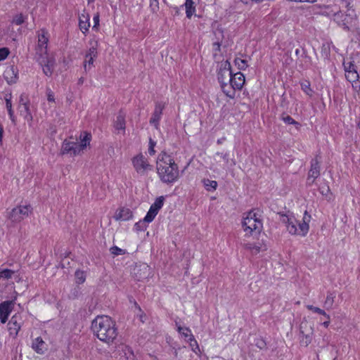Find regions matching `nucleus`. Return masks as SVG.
Returning <instances> with one entry per match:
<instances>
[{"instance_id": "nucleus-63", "label": "nucleus", "mask_w": 360, "mask_h": 360, "mask_svg": "<svg viewBox=\"0 0 360 360\" xmlns=\"http://www.w3.org/2000/svg\"><path fill=\"white\" fill-rule=\"evenodd\" d=\"M317 0H300V2H309V3H314L316 2Z\"/></svg>"}, {"instance_id": "nucleus-32", "label": "nucleus", "mask_w": 360, "mask_h": 360, "mask_svg": "<svg viewBox=\"0 0 360 360\" xmlns=\"http://www.w3.org/2000/svg\"><path fill=\"white\" fill-rule=\"evenodd\" d=\"M335 295L333 293H328L324 302V307L330 309L333 307L334 303Z\"/></svg>"}, {"instance_id": "nucleus-6", "label": "nucleus", "mask_w": 360, "mask_h": 360, "mask_svg": "<svg viewBox=\"0 0 360 360\" xmlns=\"http://www.w3.org/2000/svg\"><path fill=\"white\" fill-rule=\"evenodd\" d=\"M32 212V207L30 205H19L12 209L8 218L13 222H20L27 217Z\"/></svg>"}, {"instance_id": "nucleus-17", "label": "nucleus", "mask_w": 360, "mask_h": 360, "mask_svg": "<svg viewBox=\"0 0 360 360\" xmlns=\"http://www.w3.org/2000/svg\"><path fill=\"white\" fill-rule=\"evenodd\" d=\"M18 70L13 65L8 67L4 73V77L8 84L16 83L18 80Z\"/></svg>"}, {"instance_id": "nucleus-18", "label": "nucleus", "mask_w": 360, "mask_h": 360, "mask_svg": "<svg viewBox=\"0 0 360 360\" xmlns=\"http://www.w3.org/2000/svg\"><path fill=\"white\" fill-rule=\"evenodd\" d=\"M230 86L233 87L236 90L242 89L245 84V76L241 72H237L231 75V81L229 82Z\"/></svg>"}, {"instance_id": "nucleus-47", "label": "nucleus", "mask_w": 360, "mask_h": 360, "mask_svg": "<svg viewBox=\"0 0 360 360\" xmlns=\"http://www.w3.org/2000/svg\"><path fill=\"white\" fill-rule=\"evenodd\" d=\"M215 156L219 157L221 159H222L226 164L229 162V155L227 153H224L217 152V153H216Z\"/></svg>"}, {"instance_id": "nucleus-21", "label": "nucleus", "mask_w": 360, "mask_h": 360, "mask_svg": "<svg viewBox=\"0 0 360 360\" xmlns=\"http://www.w3.org/2000/svg\"><path fill=\"white\" fill-rule=\"evenodd\" d=\"M244 247L246 250H248L252 255H257L260 252H264L266 250V245L259 242L255 243H248L244 244Z\"/></svg>"}, {"instance_id": "nucleus-48", "label": "nucleus", "mask_w": 360, "mask_h": 360, "mask_svg": "<svg viewBox=\"0 0 360 360\" xmlns=\"http://www.w3.org/2000/svg\"><path fill=\"white\" fill-rule=\"evenodd\" d=\"M46 96H47V100L49 102L55 101L54 93L49 88L46 89Z\"/></svg>"}, {"instance_id": "nucleus-34", "label": "nucleus", "mask_w": 360, "mask_h": 360, "mask_svg": "<svg viewBox=\"0 0 360 360\" xmlns=\"http://www.w3.org/2000/svg\"><path fill=\"white\" fill-rule=\"evenodd\" d=\"M234 62L235 65L238 67L239 70H244L248 68V63L246 60L236 58Z\"/></svg>"}, {"instance_id": "nucleus-28", "label": "nucleus", "mask_w": 360, "mask_h": 360, "mask_svg": "<svg viewBox=\"0 0 360 360\" xmlns=\"http://www.w3.org/2000/svg\"><path fill=\"white\" fill-rule=\"evenodd\" d=\"M20 114L26 119L32 120V117L30 110L29 103L25 101L22 103V106H20Z\"/></svg>"}, {"instance_id": "nucleus-19", "label": "nucleus", "mask_w": 360, "mask_h": 360, "mask_svg": "<svg viewBox=\"0 0 360 360\" xmlns=\"http://www.w3.org/2000/svg\"><path fill=\"white\" fill-rule=\"evenodd\" d=\"M32 348L39 354H43L47 350V345L41 337H37L33 340Z\"/></svg>"}, {"instance_id": "nucleus-43", "label": "nucleus", "mask_w": 360, "mask_h": 360, "mask_svg": "<svg viewBox=\"0 0 360 360\" xmlns=\"http://www.w3.org/2000/svg\"><path fill=\"white\" fill-rule=\"evenodd\" d=\"M190 346L191 347L192 351L195 354H198L200 352L199 345L195 338L194 340L190 342Z\"/></svg>"}, {"instance_id": "nucleus-7", "label": "nucleus", "mask_w": 360, "mask_h": 360, "mask_svg": "<svg viewBox=\"0 0 360 360\" xmlns=\"http://www.w3.org/2000/svg\"><path fill=\"white\" fill-rule=\"evenodd\" d=\"M131 161L135 170L141 176L146 175L148 171L153 169V166L141 153L134 157Z\"/></svg>"}, {"instance_id": "nucleus-10", "label": "nucleus", "mask_w": 360, "mask_h": 360, "mask_svg": "<svg viewBox=\"0 0 360 360\" xmlns=\"http://www.w3.org/2000/svg\"><path fill=\"white\" fill-rule=\"evenodd\" d=\"M37 61L42 67L44 73L48 76H51L55 65V60L48 55L37 57Z\"/></svg>"}, {"instance_id": "nucleus-41", "label": "nucleus", "mask_w": 360, "mask_h": 360, "mask_svg": "<svg viewBox=\"0 0 360 360\" xmlns=\"http://www.w3.org/2000/svg\"><path fill=\"white\" fill-rule=\"evenodd\" d=\"M10 53L8 48L4 47L0 49V61L5 60Z\"/></svg>"}, {"instance_id": "nucleus-39", "label": "nucleus", "mask_w": 360, "mask_h": 360, "mask_svg": "<svg viewBox=\"0 0 360 360\" xmlns=\"http://www.w3.org/2000/svg\"><path fill=\"white\" fill-rule=\"evenodd\" d=\"M302 89L307 94L311 95L312 90L310 88V84L308 81L301 83Z\"/></svg>"}, {"instance_id": "nucleus-15", "label": "nucleus", "mask_w": 360, "mask_h": 360, "mask_svg": "<svg viewBox=\"0 0 360 360\" xmlns=\"http://www.w3.org/2000/svg\"><path fill=\"white\" fill-rule=\"evenodd\" d=\"M22 322L23 321L20 314H14L8 323L10 334L17 335L20 330Z\"/></svg>"}, {"instance_id": "nucleus-1", "label": "nucleus", "mask_w": 360, "mask_h": 360, "mask_svg": "<svg viewBox=\"0 0 360 360\" xmlns=\"http://www.w3.org/2000/svg\"><path fill=\"white\" fill-rule=\"evenodd\" d=\"M94 335L102 342L110 345L118 335L115 322L108 316H98L91 323Z\"/></svg>"}, {"instance_id": "nucleus-59", "label": "nucleus", "mask_w": 360, "mask_h": 360, "mask_svg": "<svg viewBox=\"0 0 360 360\" xmlns=\"http://www.w3.org/2000/svg\"><path fill=\"white\" fill-rule=\"evenodd\" d=\"M89 57H97V55H96L95 53H89V52H86V55H85V58H89Z\"/></svg>"}, {"instance_id": "nucleus-14", "label": "nucleus", "mask_w": 360, "mask_h": 360, "mask_svg": "<svg viewBox=\"0 0 360 360\" xmlns=\"http://www.w3.org/2000/svg\"><path fill=\"white\" fill-rule=\"evenodd\" d=\"M41 33L38 37V44L37 48V55L38 56H46L47 54L48 33L44 30H41Z\"/></svg>"}, {"instance_id": "nucleus-51", "label": "nucleus", "mask_w": 360, "mask_h": 360, "mask_svg": "<svg viewBox=\"0 0 360 360\" xmlns=\"http://www.w3.org/2000/svg\"><path fill=\"white\" fill-rule=\"evenodd\" d=\"M91 46L87 52L91 53L93 54L95 53L96 55H97V43L95 42L94 44H93V43L91 42Z\"/></svg>"}, {"instance_id": "nucleus-27", "label": "nucleus", "mask_w": 360, "mask_h": 360, "mask_svg": "<svg viewBox=\"0 0 360 360\" xmlns=\"http://www.w3.org/2000/svg\"><path fill=\"white\" fill-rule=\"evenodd\" d=\"M193 0H186L185 7L187 18H190L194 13L195 8Z\"/></svg>"}, {"instance_id": "nucleus-52", "label": "nucleus", "mask_w": 360, "mask_h": 360, "mask_svg": "<svg viewBox=\"0 0 360 360\" xmlns=\"http://www.w3.org/2000/svg\"><path fill=\"white\" fill-rule=\"evenodd\" d=\"M7 110H8V115H9L11 120L13 122H14L15 121V116H14V112H13V110L12 108H8Z\"/></svg>"}, {"instance_id": "nucleus-57", "label": "nucleus", "mask_w": 360, "mask_h": 360, "mask_svg": "<svg viewBox=\"0 0 360 360\" xmlns=\"http://www.w3.org/2000/svg\"><path fill=\"white\" fill-rule=\"evenodd\" d=\"M6 108H12V103H11V100H8V99H6Z\"/></svg>"}, {"instance_id": "nucleus-24", "label": "nucleus", "mask_w": 360, "mask_h": 360, "mask_svg": "<svg viewBox=\"0 0 360 360\" xmlns=\"http://www.w3.org/2000/svg\"><path fill=\"white\" fill-rule=\"evenodd\" d=\"M175 325L176 326L177 331L185 338H188V341L192 342L194 340V336L191 333V330L188 327H181L177 321H175Z\"/></svg>"}, {"instance_id": "nucleus-55", "label": "nucleus", "mask_w": 360, "mask_h": 360, "mask_svg": "<svg viewBox=\"0 0 360 360\" xmlns=\"http://www.w3.org/2000/svg\"><path fill=\"white\" fill-rule=\"evenodd\" d=\"M156 145V142L153 141L151 138L149 139V146L148 147H153L155 148Z\"/></svg>"}, {"instance_id": "nucleus-40", "label": "nucleus", "mask_w": 360, "mask_h": 360, "mask_svg": "<svg viewBox=\"0 0 360 360\" xmlns=\"http://www.w3.org/2000/svg\"><path fill=\"white\" fill-rule=\"evenodd\" d=\"M95 58H96V57L85 58V60L84 62V67L85 71H87L90 68V65H93Z\"/></svg>"}, {"instance_id": "nucleus-33", "label": "nucleus", "mask_w": 360, "mask_h": 360, "mask_svg": "<svg viewBox=\"0 0 360 360\" xmlns=\"http://www.w3.org/2000/svg\"><path fill=\"white\" fill-rule=\"evenodd\" d=\"M15 273V271L13 270H11V269H1V276L2 277V280H8L12 278V276L14 275Z\"/></svg>"}, {"instance_id": "nucleus-16", "label": "nucleus", "mask_w": 360, "mask_h": 360, "mask_svg": "<svg viewBox=\"0 0 360 360\" xmlns=\"http://www.w3.org/2000/svg\"><path fill=\"white\" fill-rule=\"evenodd\" d=\"M164 108L165 105L163 103H157L152 117L150 119V124L153 125L156 129H158L159 122L161 119Z\"/></svg>"}, {"instance_id": "nucleus-61", "label": "nucleus", "mask_w": 360, "mask_h": 360, "mask_svg": "<svg viewBox=\"0 0 360 360\" xmlns=\"http://www.w3.org/2000/svg\"><path fill=\"white\" fill-rule=\"evenodd\" d=\"M239 1L245 4H250L252 3V0H239Z\"/></svg>"}, {"instance_id": "nucleus-56", "label": "nucleus", "mask_w": 360, "mask_h": 360, "mask_svg": "<svg viewBox=\"0 0 360 360\" xmlns=\"http://www.w3.org/2000/svg\"><path fill=\"white\" fill-rule=\"evenodd\" d=\"M148 153L150 155H153L155 153V148L148 147Z\"/></svg>"}, {"instance_id": "nucleus-31", "label": "nucleus", "mask_w": 360, "mask_h": 360, "mask_svg": "<svg viewBox=\"0 0 360 360\" xmlns=\"http://www.w3.org/2000/svg\"><path fill=\"white\" fill-rule=\"evenodd\" d=\"M345 77L349 82H354L358 80L359 75L356 69H353V70L347 71L345 73Z\"/></svg>"}, {"instance_id": "nucleus-45", "label": "nucleus", "mask_w": 360, "mask_h": 360, "mask_svg": "<svg viewBox=\"0 0 360 360\" xmlns=\"http://www.w3.org/2000/svg\"><path fill=\"white\" fill-rule=\"evenodd\" d=\"M110 251L111 254H112L114 255H122L124 253V250H122L117 246H113V247L110 248Z\"/></svg>"}, {"instance_id": "nucleus-46", "label": "nucleus", "mask_w": 360, "mask_h": 360, "mask_svg": "<svg viewBox=\"0 0 360 360\" xmlns=\"http://www.w3.org/2000/svg\"><path fill=\"white\" fill-rule=\"evenodd\" d=\"M293 218H294L293 216L282 214L281 220L282 223L285 224V226H287L289 224L290 221H291V219H293Z\"/></svg>"}, {"instance_id": "nucleus-50", "label": "nucleus", "mask_w": 360, "mask_h": 360, "mask_svg": "<svg viewBox=\"0 0 360 360\" xmlns=\"http://www.w3.org/2000/svg\"><path fill=\"white\" fill-rule=\"evenodd\" d=\"M344 67H345V73H347V71L353 70V69H356L354 65L351 62L347 63H344Z\"/></svg>"}, {"instance_id": "nucleus-9", "label": "nucleus", "mask_w": 360, "mask_h": 360, "mask_svg": "<svg viewBox=\"0 0 360 360\" xmlns=\"http://www.w3.org/2000/svg\"><path fill=\"white\" fill-rule=\"evenodd\" d=\"M116 360H135L132 349L124 344L119 345L114 354Z\"/></svg>"}, {"instance_id": "nucleus-4", "label": "nucleus", "mask_w": 360, "mask_h": 360, "mask_svg": "<svg viewBox=\"0 0 360 360\" xmlns=\"http://www.w3.org/2000/svg\"><path fill=\"white\" fill-rule=\"evenodd\" d=\"M311 216L308 215L307 212L305 211L302 222L297 221L294 217L293 219H291V221L286 226V229L289 233L292 235H300L302 236H305L309 231V222Z\"/></svg>"}, {"instance_id": "nucleus-12", "label": "nucleus", "mask_w": 360, "mask_h": 360, "mask_svg": "<svg viewBox=\"0 0 360 360\" xmlns=\"http://www.w3.org/2000/svg\"><path fill=\"white\" fill-rule=\"evenodd\" d=\"M320 175V160L316 156L311 162V167L308 173L307 184L311 186L314 184L316 179Z\"/></svg>"}, {"instance_id": "nucleus-37", "label": "nucleus", "mask_w": 360, "mask_h": 360, "mask_svg": "<svg viewBox=\"0 0 360 360\" xmlns=\"http://www.w3.org/2000/svg\"><path fill=\"white\" fill-rule=\"evenodd\" d=\"M157 214H158V213L154 212L153 210L149 209V210L147 212V214H146V217H144L143 220L146 223H150V222H151L154 219V218L155 217V216Z\"/></svg>"}, {"instance_id": "nucleus-29", "label": "nucleus", "mask_w": 360, "mask_h": 360, "mask_svg": "<svg viewBox=\"0 0 360 360\" xmlns=\"http://www.w3.org/2000/svg\"><path fill=\"white\" fill-rule=\"evenodd\" d=\"M164 197L160 196L156 198L155 201L151 205L150 209L153 210L154 212L158 213L159 210L162 208L164 204Z\"/></svg>"}, {"instance_id": "nucleus-35", "label": "nucleus", "mask_w": 360, "mask_h": 360, "mask_svg": "<svg viewBox=\"0 0 360 360\" xmlns=\"http://www.w3.org/2000/svg\"><path fill=\"white\" fill-rule=\"evenodd\" d=\"M76 282L79 284L83 283L85 281V274L82 271L77 270L75 271Z\"/></svg>"}, {"instance_id": "nucleus-60", "label": "nucleus", "mask_w": 360, "mask_h": 360, "mask_svg": "<svg viewBox=\"0 0 360 360\" xmlns=\"http://www.w3.org/2000/svg\"><path fill=\"white\" fill-rule=\"evenodd\" d=\"M158 0H150V6H158Z\"/></svg>"}, {"instance_id": "nucleus-38", "label": "nucleus", "mask_w": 360, "mask_h": 360, "mask_svg": "<svg viewBox=\"0 0 360 360\" xmlns=\"http://www.w3.org/2000/svg\"><path fill=\"white\" fill-rule=\"evenodd\" d=\"M146 222L143 219L135 224L134 228L137 231H142L146 229Z\"/></svg>"}, {"instance_id": "nucleus-3", "label": "nucleus", "mask_w": 360, "mask_h": 360, "mask_svg": "<svg viewBox=\"0 0 360 360\" xmlns=\"http://www.w3.org/2000/svg\"><path fill=\"white\" fill-rule=\"evenodd\" d=\"M79 139V143L65 140L62 145V153L70 154L73 156L80 154L89 145L91 140V134L87 131H83L80 134Z\"/></svg>"}, {"instance_id": "nucleus-58", "label": "nucleus", "mask_w": 360, "mask_h": 360, "mask_svg": "<svg viewBox=\"0 0 360 360\" xmlns=\"http://www.w3.org/2000/svg\"><path fill=\"white\" fill-rule=\"evenodd\" d=\"M4 99H5V101H6V99L11 100L12 99L11 92L6 93L4 96Z\"/></svg>"}, {"instance_id": "nucleus-49", "label": "nucleus", "mask_w": 360, "mask_h": 360, "mask_svg": "<svg viewBox=\"0 0 360 360\" xmlns=\"http://www.w3.org/2000/svg\"><path fill=\"white\" fill-rule=\"evenodd\" d=\"M93 20H94V25L92 29L97 30L98 27L99 26V15L96 14V15H94Z\"/></svg>"}, {"instance_id": "nucleus-26", "label": "nucleus", "mask_w": 360, "mask_h": 360, "mask_svg": "<svg viewBox=\"0 0 360 360\" xmlns=\"http://www.w3.org/2000/svg\"><path fill=\"white\" fill-rule=\"evenodd\" d=\"M223 92L229 98H233L236 94V89L230 86L229 83H225V84H221Z\"/></svg>"}, {"instance_id": "nucleus-20", "label": "nucleus", "mask_w": 360, "mask_h": 360, "mask_svg": "<svg viewBox=\"0 0 360 360\" xmlns=\"http://www.w3.org/2000/svg\"><path fill=\"white\" fill-rule=\"evenodd\" d=\"M114 218L117 221H127L132 218V212L129 208L121 207L116 211Z\"/></svg>"}, {"instance_id": "nucleus-30", "label": "nucleus", "mask_w": 360, "mask_h": 360, "mask_svg": "<svg viewBox=\"0 0 360 360\" xmlns=\"http://www.w3.org/2000/svg\"><path fill=\"white\" fill-rule=\"evenodd\" d=\"M202 183L205 189L208 191H212L217 189V182L216 181L210 180L207 179H203Z\"/></svg>"}, {"instance_id": "nucleus-5", "label": "nucleus", "mask_w": 360, "mask_h": 360, "mask_svg": "<svg viewBox=\"0 0 360 360\" xmlns=\"http://www.w3.org/2000/svg\"><path fill=\"white\" fill-rule=\"evenodd\" d=\"M242 226L246 234H252L253 231L259 233L262 229V221L257 217V214L250 211L243 218Z\"/></svg>"}, {"instance_id": "nucleus-42", "label": "nucleus", "mask_w": 360, "mask_h": 360, "mask_svg": "<svg viewBox=\"0 0 360 360\" xmlns=\"http://www.w3.org/2000/svg\"><path fill=\"white\" fill-rule=\"evenodd\" d=\"M24 16L22 15V14H18V15H16L13 20V22L17 25H22L23 22H24Z\"/></svg>"}, {"instance_id": "nucleus-2", "label": "nucleus", "mask_w": 360, "mask_h": 360, "mask_svg": "<svg viewBox=\"0 0 360 360\" xmlns=\"http://www.w3.org/2000/svg\"><path fill=\"white\" fill-rule=\"evenodd\" d=\"M157 171L161 181L164 183H173L179 176L177 165L171 156L165 152H162L158 157Z\"/></svg>"}, {"instance_id": "nucleus-64", "label": "nucleus", "mask_w": 360, "mask_h": 360, "mask_svg": "<svg viewBox=\"0 0 360 360\" xmlns=\"http://www.w3.org/2000/svg\"><path fill=\"white\" fill-rule=\"evenodd\" d=\"M357 126L360 129V114H359L358 121H357Z\"/></svg>"}, {"instance_id": "nucleus-25", "label": "nucleus", "mask_w": 360, "mask_h": 360, "mask_svg": "<svg viewBox=\"0 0 360 360\" xmlns=\"http://www.w3.org/2000/svg\"><path fill=\"white\" fill-rule=\"evenodd\" d=\"M321 13L322 15L328 17L333 16L335 17V20H336V18L340 15H342L340 10L337 8L334 9L330 6H326L325 9L321 11Z\"/></svg>"}, {"instance_id": "nucleus-44", "label": "nucleus", "mask_w": 360, "mask_h": 360, "mask_svg": "<svg viewBox=\"0 0 360 360\" xmlns=\"http://www.w3.org/2000/svg\"><path fill=\"white\" fill-rule=\"evenodd\" d=\"M307 308L309 310L313 311L314 312L317 313L319 314L326 315V311L319 307H314L312 305H307Z\"/></svg>"}, {"instance_id": "nucleus-8", "label": "nucleus", "mask_w": 360, "mask_h": 360, "mask_svg": "<svg viewBox=\"0 0 360 360\" xmlns=\"http://www.w3.org/2000/svg\"><path fill=\"white\" fill-rule=\"evenodd\" d=\"M300 333L302 335L300 343L305 347L308 346L311 342L314 333L312 324L303 320L300 325Z\"/></svg>"}, {"instance_id": "nucleus-54", "label": "nucleus", "mask_w": 360, "mask_h": 360, "mask_svg": "<svg viewBox=\"0 0 360 360\" xmlns=\"http://www.w3.org/2000/svg\"><path fill=\"white\" fill-rule=\"evenodd\" d=\"M3 134H4V129H3L2 125L0 124V144L2 143Z\"/></svg>"}, {"instance_id": "nucleus-36", "label": "nucleus", "mask_w": 360, "mask_h": 360, "mask_svg": "<svg viewBox=\"0 0 360 360\" xmlns=\"http://www.w3.org/2000/svg\"><path fill=\"white\" fill-rule=\"evenodd\" d=\"M281 119L285 124H294L296 126L297 128L300 126V124L290 115H283Z\"/></svg>"}, {"instance_id": "nucleus-62", "label": "nucleus", "mask_w": 360, "mask_h": 360, "mask_svg": "<svg viewBox=\"0 0 360 360\" xmlns=\"http://www.w3.org/2000/svg\"><path fill=\"white\" fill-rule=\"evenodd\" d=\"M322 324L324 327L328 328L330 324V320L324 321Z\"/></svg>"}, {"instance_id": "nucleus-22", "label": "nucleus", "mask_w": 360, "mask_h": 360, "mask_svg": "<svg viewBox=\"0 0 360 360\" xmlns=\"http://www.w3.org/2000/svg\"><path fill=\"white\" fill-rule=\"evenodd\" d=\"M89 19V15L85 12L82 13L79 16V27L84 34H86L89 31L90 27Z\"/></svg>"}, {"instance_id": "nucleus-13", "label": "nucleus", "mask_w": 360, "mask_h": 360, "mask_svg": "<svg viewBox=\"0 0 360 360\" xmlns=\"http://www.w3.org/2000/svg\"><path fill=\"white\" fill-rule=\"evenodd\" d=\"M14 305L15 300H8L0 303V321L2 323H6L8 321Z\"/></svg>"}, {"instance_id": "nucleus-11", "label": "nucleus", "mask_w": 360, "mask_h": 360, "mask_svg": "<svg viewBox=\"0 0 360 360\" xmlns=\"http://www.w3.org/2000/svg\"><path fill=\"white\" fill-rule=\"evenodd\" d=\"M232 72L231 70V64L228 61H225L221 65L217 74L219 82L221 84H225L231 81Z\"/></svg>"}, {"instance_id": "nucleus-23", "label": "nucleus", "mask_w": 360, "mask_h": 360, "mask_svg": "<svg viewBox=\"0 0 360 360\" xmlns=\"http://www.w3.org/2000/svg\"><path fill=\"white\" fill-rule=\"evenodd\" d=\"M125 124V115L122 111H120L114 122V127L115 129L118 131V132L122 131L123 133H124Z\"/></svg>"}, {"instance_id": "nucleus-53", "label": "nucleus", "mask_w": 360, "mask_h": 360, "mask_svg": "<svg viewBox=\"0 0 360 360\" xmlns=\"http://www.w3.org/2000/svg\"><path fill=\"white\" fill-rule=\"evenodd\" d=\"M25 101H27V103H29V101L28 99L24 96V95H21L20 96V106H22V103L25 102Z\"/></svg>"}]
</instances>
